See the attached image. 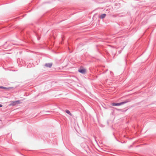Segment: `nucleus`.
<instances>
[{
	"instance_id": "nucleus-8",
	"label": "nucleus",
	"mask_w": 156,
	"mask_h": 156,
	"mask_svg": "<svg viewBox=\"0 0 156 156\" xmlns=\"http://www.w3.org/2000/svg\"><path fill=\"white\" fill-rule=\"evenodd\" d=\"M111 105L113 106H116V103H112Z\"/></svg>"
},
{
	"instance_id": "nucleus-2",
	"label": "nucleus",
	"mask_w": 156,
	"mask_h": 156,
	"mask_svg": "<svg viewBox=\"0 0 156 156\" xmlns=\"http://www.w3.org/2000/svg\"><path fill=\"white\" fill-rule=\"evenodd\" d=\"M78 71L82 74H84L86 73V70L85 69L81 68L78 70Z\"/></svg>"
},
{
	"instance_id": "nucleus-3",
	"label": "nucleus",
	"mask_w": 156,
	"mask_h": 156,
	"mask_svg": "<svg viewBox=\"0 0 156 156\" xmlns=\"http://www.w3.org/2000/svg\"><path fill=\"white\" fill-rule=\"evenodd\" d=\"M52 63H46L45 65V66L47 67L51 68L52 66Z\"/></svg>"
},
{
	"instance_id": "nucleus-6",
	"label": "nucleus",
	"mask_w": 156,
	"mask_h": 156,
	"mask_svg": "<svg viewBox=\"0 0 156 156\" xmlns=\"http://www.w3.org/2000/svg\"><path fill=\"white\" fill-rule=\"evenodd\" d=\"M66 113L69 114V115H70L71 116L72 115V114L68 110H66Z\"/></svg>"
},
{
	"instance_id": "nucleus-9",
	"label": "nucleus",
	"mask_w": 156,
	"mask_h": 156,
	"mask_svg": "<svg viewBox=\"0 0 156 156\" xmlns=\"http://www.w3.org/2000/svg\"><path fill=\"white\" fill-rule=\"evenodd\" d=\"M2 107V105L0 104V107Z\"/></svg>"
},
{
	"instance_id": "nucleus-1",
	"label": "nucleus",
	"mask_w": 156,
	"mask_h": 156,
	"mask_svg": "<svg viewBox=\"0 0 156 156\" xmlns=\"http://www.w3.org/2000/svg\"><path fill=\"white\" fill-rule=\"evenodd\" d=\"M11 103L9 105V106H15L21 103L20 101H13L11 102Z\"/></svg>"
},
{
	"instance_id": "nucleus-7",
	"label": "nucleus",
	"mask_w": 156,
	"mask_h": 156,
	"mask_svg": "<svg viewBox=\"0 0 156 156\" xmlns=\"http://www.w3.org/2000/svg\"><path fill=\"white\" fill-rule=\"evenodd\" d=\"M0 88H2V89H6V90H9L10 88H9V87L7 88V87H2V86L0 87Z\"/></svg>"
},
{
	"instance_id": "nucleus-4",
	"label": "nucleus",
	"mask_w": 156,
	"mask_h": 156,
	"mask_svg": "<svg viewBox=\"0 0 156 156\" xmlns=\"http://www.w3.org/2000/svg\"><path fill=\"white\" fill-rule=\"evenodd\" d=\"M126 102H122L120 103H116V106H119L122 105L125 103H126Z\"/></svg>"
},
{
	"instance_id": "nucleus-5",
	"label": "nucleus",
	"mask_w": 156,
	"mask_h": 156,
	"mask_svg": "<svg viewBox=\"0 0 156 156\" xmlns=\"http://www.w3.org/2000/svg\"><path fill=\"white\" fill-rule=\"evenodd\" d=\"M106 16V14H103L101 15L100 16V18L101 19H103L105 18Z\"/></svg>"
}]
</instances>
